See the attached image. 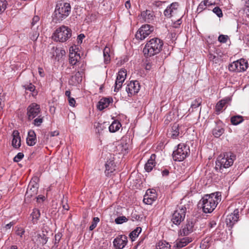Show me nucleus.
Returning <instances> with one entry per match:
<instances>
[{
  "mask_svg": "<svg viewBox=\"0 0 249 249\" xmlns=\"http://www.w3.org/2000/svg\"><path fill=\"white\" fill-rule=\"evenodd\" d=\"M221 196V193L219 192L205 195L200 200L198 205L201 206L204 213H211L220 201Z\"/></svg>",
  "mask_w": 249,
  "mask_h": 249,
  "instance_id": "f257e3e1",
  "label": "nucleus"
},
{
  "mask_svg": "<svg viewBox=\"0 0 249 249\" xmlns=\"http://www.w3.org/2000/svg\"><path fill=\"white\" fill-rule=\"evenodd\" d=\"M163 41L159 38L154 37L150 39L145 44L143 52L146 57H151L159 53L162 50Z\"/></svg>",
  "mask_w": 249,
  "mask_h": 249,
  "instance_id": "f03ea898",
  "label": "nucleus"
},
{
  "mask_svg": "<svg viewBox=\"0 0 249 249\" xmlns=\"http://www.w3.org/2000/svg\"><path fill=\"white\" fill-rule=\"evenodd\" d=\"M71 7L67 2L57 3L54 12L53 20L56 22H60L66 18L70 14Z\"/></svg>",
  "mask_w": 249,
  "mask_h": 249,
  "instance_id": "7ed1b4c3",
  "label": "nucleus"
},
{
  "mask_svg": "<svg viewBox=\"0 0 249 249\" xmlns=\"http://www.w3.org/2000/svg\"><path fill=\"white\" fill-rule=\"evenodd\" d=\"M71 34L72 31L70 28L62 25L55 30L52 38L54 41L65 42L71 36Z\"/></svg>",
  "mask_w": 249,
  "mask_h": 249,
  "instance_id": "20e7f679",
  "label": "nucleus"
},
{
  "mask_svg": "<svg viewBox=\"0 0 249 249\" xmlns=\"http://www.w3.org/2000/svg\"><path fill=\"white\" fill-rule=\"evenodd\" d=\"M235 159V155L231 153H226L219 155L216 161V168L221 169L231 166Z\"/></svg>",
  "mask_w": 249,
  "mask_h": 249,
  "instance_id": "39448f33",
  "label": "nucleus"
},
{
  "mask_svg": "<svg viewBox=\"0 0 249 249\" xmlns=\"http://www.w3.org/2000/svg\"><path fill=\"white\" fill-rule=\"evenodd\" d=\"M190 153L189 146L185 143H180L177 146L176 150L173 152V158L175 161H183Z\"/></svg>",
  "mask_w": 249,
  "mask_h": 249,
  "instance_id": "423d86ee",
  "label": "nucleus"
},
{
  "mask_svg": "<svg viewBox=\"0 0 249 249\" xmlns=\"http://www.w3.org/2000/svg\"><path fill=\"white\" fill-rule=\"evenodd\" d=\"M186 213V208L185 206H178L173 213L171 221L176 225H179L185 218Z\"/></svg>",
  "mask_w": 249,
  "mask_h": 249,
  "instance_id": "0eeeda50",
  "label": "nucleus"
},
{
  "mask_svg": "<svg viewBox=\"0 0 249 249\" xmlns=\"http://www.w3.org/2000/svg\"><path fill=\"white\" fill-rule=\"evenodd\" d=\"M179 5L177 2H173L167 7L164 11L163 14L167 18H175L177 19L179 15H183L180 13L179 9Z\"/></svg>",
  "mask_w": 249,
  "mask_h": 249,
  "instance_id": "6e6552de",
  "label": "nucleus"
},
{
  "mask_svg": "<svg viewBox=\"0 0 249 249\" xmlns=\"http://www.w3.org/2000/svg\"><path fill=\"white\" fill-rule=\"evenodd\" d=\"M39 178L37 177L33 178L30 181L25 194L26 198H31L36 196L38 192L39 185L37 182Z\"/></svg>",
  "mask_w": 249,
  "mask_h": 249,
  "instance_id": "1a4fd4ad",
  "label": "nucleus"
},
{
  "mask_svg": "<svg viewBox=\"0 0 249 249\" xmlns=\"http://www.w3.org/2000/svg\"><path fill=\"white\" fill-rule=\"evenodd\" d=\"M27 116L29 121L34 120L41 114L40 106L36 103L31 104L27 108Z\"/></svg>",
  "mask_w": 249,
  "mask_h": 249,
  "instance_id": "9d476101",
  "label": "nucleus"
},
{
  "mask_svg": "<svg viewBox=\"0 0 249 249\" xmlns=\"http://www.w3.org/2000/svg\"><path fill=\"white\" fill-rule=\"evenodd\" d=\"M154 31V27L149 24L142 25L137 32L135 37L137 39H144Z\"/></svg>",
  "mask_w": 249,
  "mask_h": 249,
  "instance_id": "9b49d317",
  "label": "nucleus"
},
{
  "mask_svg": "<svg viewBox=\"0 0 249 249\" xmlns=\"http://www.w3.org/2000/svg\"><path fill=\"white\" fill-rule=\"evenodd\" d=\"M141 86L138 81H130L126 86L125 90L128 96L131 97L138 93Z\"/></svg>",
  "mask_w": 249,
  "mask_h": 249,
  "instance_id": "f8f14e48",
  "label": "nucleus"
},
{
  "mask_svg": "<svg viewBox=\"0 0 249 249\" xmlns=\"http://www.w3.org/2000/svg\"><path fill=\"white\" fill-rule=\"evenodd\" d=\"M126 76V71L125 70H121L118 72L114 90L115 92H118L121 88L122 84L125 79Z\"/></svg>",
  "mask_w": 249,
  "mask_h": 249,
  "instance_id": "ddd939ff",
  "label": "nucleus"
},
{
  "mask_svg": "<svg viewBox=\"0 0 249 249\" xmlns=\"http://www.w3.org/2000/svg\"><path fill=\"white\" fill-rule=\"evenodd\" d=\"M157 195L155 190L148 189L143 196V202L146 204L151 205L156 199Z\"/></svg>",
  "mask_w": 249,
  "mask_h": 249,
  "instance_id": "4468645a",
  "label": "nucleus"
},
{
  "mask_svg": "<svg viewBox=\"0 0 249 249\" xmlns=\"http://www.w3.org/2000/svg\"><path fill=\"white\" fill-rule=\"evenodd\" d=\"M239 219V210L236 209L234 210L233 213L228 214L226 219L227 225L230 227L238 221Z\"/></svg>",
  "mask_w": 249,
  "mask_h": 249,
  "instance_id": "2eb2a0df",
  "label": "nucleus"
},
{
  "mask_svg": "<svg viewBox=\"0 0 249 249\" xmlns=\"http://www.w3.org/2000/svg\"><path fill=\"white\" fill-rule=\"evenodd\" d=\"M127 243V237L124 235H120L115 238L113 241V245L117 249H123Z\"/></svg>",
  "mask_w": 249,
  "mask_h": 249,
  "instance_id": "dca6fc26",
  "label": "nucleus"
},
{
  "mask_svg": "<svg viewBox=\"0 0 249 249\" xmlns=\"http://www.w3.org/2000/svg\"><path fill=\"white\" fill-rule=\"evenodd\" d=\"M12 137V145L16 149L19 148L21 146V139L19 132L17 130H14L13 132Z\"/></svg>",
  "mask_w": 249,
  "mask_h": 249,
  "instance_id": "f3484780",
  "label": "nucleus"
},
{
  "mask_svg": "<svg viewBox=\"0 0 249 249\" xmlns=\"http://www.w3.org/2000/svg\"><path fill=\"white\" fill-rule=\"evenodd\" d=\"M192 241V240L191 238L184 237L180 240H177L173 248L174 249H180L186 246L188 244Z\"/></svg>",
  "mask_w": 249,
  "mask_h": 249,
  "instance_id": "a211bd4d",
  "label": "nucleus"
},
{
  "mask_svg": "<svg viewBox=\"0 0 249 249\" xmlns=\"http://www.w3.org/2000/svg\"><path fill=\"white\" fill-rule=\"evenodd\" d=\"M194 224L192 221H187L186 224L180 230V235L186 236L189 234L193 231Z\"/></svg>",
  "mask_w": 249,
  "mask_h": 249,
  "instance_id": "6ab92c4d",
  "label": "nucleus"
},
{
  "mask_svg": "<svg viewBox=\"0 0 249 249\" xmlns=\"http://www.w3.org/2000/svg\"><path fill=\"white\" fill-rule=\"evenodd\" d=\"M113 102L112 97L102 98L98 102L97 108L100 110H102L108 107L110 103Z\"/></svg>",
  "mask_w": 249,
  "mask_h": 249,
  "instance_id": "aec40b11",
  "label": "nucleus"
},
{
  "mask_svg": "<svg viewBox=\"0 0 249 249\" xmlns=\"http://www.w3.org/2000/svg\"><path fill=\"white\" fill-rule=\"evenodd\" d=\"M36 142V134L33 130H30L28 132V136L26 139V142L29 146L34 145Z\"/></svg>",
  "mask_w": 249,
  "mask_h": 249,
  "instance_id": "412c9836",
  "label": "nucleus"
},
{
  "mask_svg": "<svg viewBox=\"0 0 249 249\" xmlns=\"http://www.w3.org/2000/svg\"><path fill=\"white\" fill-rule=\"evenodd\" d=\"M156 156L155 154H152L150 156V159L147 160V162L145 164L144 168L145 170L149 172L156 165V162L155 161Z\"/></svg>",
  "mask_w": 249,
  "mask_h": 249,
  "instance_id": "4be33fe9",
  "label": "nucleus"
},
{
  "mask_svg": "<svg viewBox=\"0 0 249 249\" xmlns=\"http://www.w3.org/2000/svg\"><path fill=\"white\" fill-rule=\"evenodd\" d=\"M105 173L107 176H109L115 170V165L113 160H107L105 164Z\"/></svg>",
  "mask_w": 249,
  "mask_h": 249,
  "instance_id": "5701e85b",
  "label": "nucleus"
},
{
  "mask_svg": "<svg viewBox=\"0 0 249 249\" xmlns=\"http://www.w3.org/2000/svg\"><path fill=\"white\" fill-rule=\"evenodd\" d=\"M145 21L149 22L154 19V13L150 10H146L141 13Z\"/></svg>",
  "mask_w": 249,
  "mask_h": 249,
  "instance_id": "b1692460",
  "label": "nucleus"
},
{
  "mask_svg": "<svg viewBox=\"0 0 249 249\" xmlns=\"http://www.w3.org/2000/svg\"><path fill=\"white\" fill-rule=\"evenodd\" d=\"M80 58L79 54L76 52H70L69 54V63L72 65H74L76 64L78 59Z\"/></svg>",
  "mask_w": 249,
  "mask_h": 249,
  "instance_id": "393cba45",
  "label": "nucleus"
},
{
  "mask_svg": "<svg viewBox=\"0 0 249 249\" xmlns=\"http://www.w3.org/2000/svg\"><path fill=\"white\" fill-rule=\"evenodd\" d=\"M39 35V33L38 30V28L36 27H31V31L29 34V38L34 41H36L38 38Z\"/></svg>",
  "mask_w": 249,
  "mask_h": 249,
  "instance_id": "a878e982",
  "label": "nucleus"
},
{
  "mask_svg": "<svg viewBox=\"0 0 249 249\" xmlns=\"http://www.w3.org/2000/svg\"><path fill=\"white\" fill-rule=\"evenodd\" d=\"M224 129L221 125L217 124L213 130V134L216 138H219L224 133Z\"/></svg>",
  "mask_w": 249,
  "mask_h": 249,
  "instance_id": "bb28decb",
  "label": "nucleus"
},
{
  "mask_svg": "<svg viewBox=\"0 0 249 249\" xmlns=\"http://www.w3.org/2000/svg\"><path fill=\"white\" fill-rule=\"evenodd\" d=\"M121 124L118 121H114L109 126V131L110 132L114 133L117 131L121 127Z\"/></svg>",
  "mask_w": 249,
  "mask_h": 249,
  "instance_id": "cd10ccee",
  "label": "nucleus"
},
{
  "mask_svg": "<svg viewBox=\"0 0 249 249\" xmlns=\"http://www.w3.org/2000/svg\"><path fill=\"white\" fill-rule=\"evenodd\" d=\"M179 126L178 124H175L172 127V129L169 135L172 139H176L179 135Z\"/></svg>",
  "mask_w": 249,
  "mask_h": 249,
  "instance_id": "c85d7f7f",
  "label": "nucleus"
},
{
  "mask_svg": "<svg viewBox=\"0 0 249 249\" xmlns=\"http://www.w3.org/2000/svg\"><path fill=\"white\" fill-rule=\"evenodd\" d=\"M228 102V100L227 99L219 101L215 106V111L217 112H220Z\"/></svg>",
  "mask_w": 249,
  "mask_h": 249,
  "instance_id": "c756f323",
  "label": "nucleus"
},
{
  "mask_svg": "<svg viewBox=\"0 0 249 249\" xmlns=\"http://www.w3.org/2000/svg\"><path fill=\"white\" fill-rule=\"evenodd\" d=\"M239 70L240 72L245 71L248 67V62L244 59L238 60Z\"/></svg>",
  "mask_w": 249,
  "mask_h": 249,
  "instance_id": "7c9ffc66",
  "label": "nucleus"
},
{
  "mask_svg": "<svg viewBox=\"0 0 249 249\" xmlns=\"http://www.w3.org/2000/svg\"><path fill=\"white\" fill-rule=\"evenodd\" d=\"M31 216L32 217V222L33 224H35L37 223V220L39 219L40 216V211L37 209H33V211L31 214Z\"/></svg>",
  "mask_w": 249,
  "mask_h": 249,
  "instance_id": "2f4dec72",
  "label": "nucleus"
},
{
  "mask_svg": "<svg viewBox=\"0 0 249 249\" xmlns=\"http://www.w3.org/2000/svg\"><path fill=\"white\" fill-rule=\"evenodd\" d=\"M128 147L129 145L126 143H121L117 146V150L124 155L128 153Z\"/></svg>",
  "mask_w": 249,
  "mask_h": 249,
  "instance_id": "473e14b6",
  "label": "nucleus"
},
{
  "mask_svg": "<svg viewBox=\"0 0 249 249\" xmlns=\"http://www.w3.org/2000/svg\"><path fill=\"white\" fill-rule=\"evenodd\" d=\"M244 121L243 117L240 115L234 116L231 117V122L233 125H237Z\"/></svg>",
  "mask_w": 249,
  "mask_h": 249,
  "instance_id": "72a5a7b5",
  "label": "nucleus"
},
{
  "mask_svg": "<svg viewBox=\"0 0 249 249\" xmlns=\"http://www.w3.org/2000/svg\"><path fill=\"white\" fill-rule=\"evenodd\" d=\"M110 48L107 47H106L104 49V62L106 64L108 63L110 60Z\"/></svg>",
  "mask_w": 249,
  "mask_h": 249,
  "instance_id": "f704fd0d",
  "label": "nucleus"
},
{
  "mask_svg": "<svg viewBox=\"0 0 249 249\" xmlns=\"http://www.w3.org/2000/svg\"><path fill=\"white\" fill-rule=\"evenodd\" d=\"M170 245L165 241H160L156 246L157 249H170Z\"/></svg>",
  "mask_w": 249,
  "mask_h": 249,
  "instance_id": "c9c22d12",
  "label": "nucleus"
},
{
  "mask_svg": "<svg viewBox=\"0 0 249 249\" xmlns=\"http://www.w3.org/2000/svg\"><path fill=\"white\" fill-rule=\"evenodd\" d=\"M202 103L201 98L198 97L193 101L191 105V108L189 109V111L192 109V111H193V109L197 108L200 106Z\"/></svg>",
  "mask_w": 249,
  "mask_h": 249,
  "instance_id": "e433bc0d",
  "label": "nucleus"
},
{
  "mask_svg": "<svg viewBox=\"0 0 249 249\" xmlns=\"http://www.w3.org/2000/svg\"><path fill=\"white\" fill-rule=\"evenodd\" d=\"M142 231V228L140 227L136 228L135 230L132 231L129 234V237L131 238L132 241L134 240V238L137 237L139 234Z\"/></svg>",
  "mask_w": 249,
  "mask_h": 249,
  "instance_id": "4c0bfd02",
  "label": "nucleus"
},
{
  "mask_svg": "<svg viewBox=\"0 0 249 249\" xmlns=\"http://www.w3.org/2000/svg\"><path fill=\"white\" fill-rule=\"evenodd\" d=\"M142 216L137 211H133L131 214V219L132 221H141Z\"/></svg>",
  "mask_w": 249,
  "mask_h": 249,
  "instance_id": "58836bf2",
  "label": "nucleus"
},
{
  "mask_svg": "<svg viewBox=\"0 0 249 249\" xmlns=\"http://www.w3.org/2000/svg\"><path fill=\"white\" fill-rule=\"evenodd\" d=\"M44 117L41 114L39 115L36 118L34 119L33 124L36 126H40L43 121Z\"/></svg>",
  "mask_w": 249,
  "mask_h": 249,
  "instance_id": "ea45409f",
  "label": "nucleus"
},
{
  "mask_svg": "<svg viewBox=\"0 0 249 249\" xmlns=\"http://www.w3.org/2000/svg\"><path fill=\"white\" fill-rule=\"evenodd\" d=\"M39 19L40 18L38 16H35L32 18V22H31V27L32 28H38L39 26Z\"/></svg>",
  "mask_w": 249,
  "mask_h": 249,
  "instance_id": "a19ab883",
  "label": "nucleus"
},
{
  "mask_svg": "<svg viewBox=\"0 0 249 249\" xmlns=\"http://www.w3.org/2000/svg\"><path fill=\"white\" fill-rule=\"evenodd\" d=\"M128 220V219L124 216H119L117 217L115 219V222L117 224H121L124 222H127Z\"/></svg>",
  "mask_w": 249,
  "mask_h": 249,
  "instance_id": "79ce46f5",
  "label": "nucleus"
},
{
  "mask_svg": "<svg viewBox=\"0 0 249 249\" xmlns=\"http://www.w3.org/2000/svg\"><path fill=\"white\" fill-rule=\"evenodd\" d=\"M38 238H39V242L43 245H45L48 241V238L47 236L44 234L42 233V234H38Z\"/></svg>",
  "mask_w": 249,
  "mask_h": 249,
  "instance_id": "37998d69",
  "label": "nucleus"
},
{
  "mask_svg": "<svg viewBox=\"0 0 249 249\" xmlns=\"http://www.w3.org/2000/svg\"><path fill=\"white\" fill-rule=\"evenodd\" d=\"M99 221H100V219L98 217H94L93 219L92 222V224L89 226V230L92 231L93 229H94L96 228V227L97 226V225L98 223L99 222Z\"/></svg>",
  "mask_w": 249,
  "mask_h": 249,
  "instance_id": "c03bdc74",
  "label": "nucleus"
},
{
  "mask_svg": "<svg viewBox=\"0 0 249 249\" xmlns=\"http://www.w3.org/2000/svg\"><path fill=\"white\" fill-rule=\"evenodd\" d=\"M23 87L26 90H29L30 91H34L35 89V86L32 83L27 84L23 85Z\"/></svg>",
  "mask_w": 249,
  "mask_h": 249,
  "instance_id": "a18cd8bd",
  "label": "nucleus"
},
{
  "mask_svg": "<svg viewBox=\"0 0 249 249\" xmlns=\"http://www.w3.org/2000/svg\"><path fill=\"white\" fill-rule=\"evenodd\" d=\"M183 15H179L178 17V19H177V20L174 22V23L173 24V27L174 28H177L179 27V26L180 25V24L181 23V18L183 17Z\"/></svg>",
  "mask_w": 249,
  "mask_h": 249,
  "instance_id": "49530a36",
  "label": "nucleus"
},
{
  "mask_svg": "<svg viewBox=\"0 0 249 249\" xmlns=\"http://www.w3.org/2000/svg\"><path fill=\"white\" fill-rule=\"evenodd\" d=\"M7 2L6 0H0V12H3L6 8Z\"/></svg>",
  "mask_w": 249,
  "mask_h": 249,
  "instance_id": "de8ad7c7",
  "label": "nucleus"
},
{
  "mask_svg": "<svg viewBox=\"0 0 249 249\" xmlns=\"http://www.w3.org/2000/svg\"><path fill=\"white\" fill-rule=\"evenodd\" d=\"M213 11L215 13L219 18L223 16V14L221 9L218 6L214 7Z\"/></svg>",
  "mask_w": 249,
  "mask_h": 249,
  "instance_id": "09e8293b",
  "label": "nucleus"
},
{
  "mask_svg": "<svg viewBox=\"0 0 249 249\" xmlns=\"http://www.w3.org/2000/svg\"><path fill=\"white\" fill-rule=\"evenodd\" d=\"M229 37L227 35H220L218 37V41L222 43H226Z\"/></svg>",
  "mask_w": 249,
  "mask_h": 249,
  "instance_id": "8fccbe9b",
  "label": "nucleus"
},
{
  "mask_svg": "<svg viewBox=\"0 0 249 249\" xmlns=\"http://www.w3.org/2000/svg\"><path fill=\"white\" fill-rule=\"evenodd\" d=\"M207 7V5L205 3L204 1H201L197 8V11L200 13L203 10H205Z\"/></svg>",
  "mask_w": 249,
  "mask_h": 249,
  "instance_id": "3c124183",
  "label": "nucleus"
},
{
  "mask_svg": "<svg viewBox=\"0 0 249 249\" xmlns=\"http://www.w3.org/2000/svg\"><path fill=\"white\" fill-rule=\"evenodd\" d=\"M24 157L23 153H18L14 158V161L16 162H18L21 160Z\"/></svg>",
  "mask_w": 249,
  "mask_h": 249,
  "instance_id": "603ef678",
  "label": "nucleus"
},
{
  "mask_svg": "<svg viewBox=\"0 0 249 249\" xmlns=\"http://www.w3.org/2000/svg\"><path fill=\"white\" fill-rule=\"evenodd\" d=\"M83 73V71H78L75 74L74 77L75 78H78V79L77 80L78 82H81L82 81V77Z\"/></svg>",
  "mask_w": 249,
  "mask_h": 249,
  "instance_id": "864d4df0",
  "label": "nucleus"
},
{
  "mask_svg": "<svg viewBox=\"0 0 249 249\" xmlns=\"http://www.w3.org/2000/svg\"><path fill=\"white\" fill-rule=\"evenodd\" d=\"M25 232L24 230L21 227H17V229L16 231V233L17 235L22 237V235L24 234Z\"/></svg>",
  "mask_w": 249,
  "mask_h": 249,
  "instance_id": "5fc2aeb1",
  "label": "nucleus"
},
{
  "mask_svg": "<svg viewBox=\"0 0 249 249\" xmlns=\"http://www.w3.org/2000/svg\"><path fill=\"white\" fill-rule=\"evenodd\" d=\"M62 236V234L60 232H58L55 235V241H54L55 245L59 243Z\"/></svg>",
  "mask_w": 249,
  "mask_h": 249,
  "instance_id": "6e6d98bb",
  "label": "nucleus"
},
{
  "mask_svg": "<svg viewBox=\"0 0 249 249\" xmlns=\"http://www.w3.org/2000/svg\"><path fill=\"white\" fill-rule=\"evenodd\" d=\"M14 224V222H11L9 223L6 224L4 227H3V230H5V231H7L8 230H10L12 226H13Z\"/></svg>",
  "mask_w": 249,
  "mask_h": 249,
  "instance_id": "4d7b16f0",
  "label": "nucleus"
},
{
  "mask_svg": "<svg viewBox=\"0 0 249 249\" xmlns=\"http://www.w3.org/2000/svg\"><path fill=\"white\" fill-rule=\"evenodd\" d=\"M85 37V35L84 34H80L78 36H77V43L78 44H81L82 43V40Z\"/></svg>",
  "mask_w": 249,
  "mask_h": 249,
  "instance_id": "13d9d810",
  "label": "nucleus"
},
{
  "mask_svg": "<svg viewBox=\"0 0 249 249\" xmlns=\"http://www.w3.org/2000/svg\"><path fill=\"white\" fill-rule=\"evenodd\" d=\"M229 70L230 71H236L235 65L234 61L229 65Z\"/></svg>",
  "mask_w": 249,
  "mask_h": 249,
  "instance_id": "bf43d9fd",
  "label": "nucleus"
},
{
  "mask_svg": "<svg viewBox=\"0 0 249 249\" xmlns=\"http://www.w3.org/2000/svg\"><path fill=\"white\" fill-rule=\"evenodd\" d=\"M205 3L207 6H211L214 4L215 2L214 0H204Z\"/></svg>",
  "mask_w": 249,
  "mask_h": 249,
  "instance_id": "052dcab7",
  "label": "nucleus"
},
{
  "mask_svg": "<svg viewBox=\"0 0 249 249\" xmlns=\"http://www.w3.org/2000/svg\"><path fill=\"white\" fill-rule=\"evenodd\" d=\"M69 103L70 106L71 107H74L76 103L75 99L73 98H70L69 99Z\"/></svg>",
  "mask_w": 249,
  "mask_h": 249,
  "instance_id": "680f3d73",
  "label": "nucleus"
},
{
  "mask_svg": "<svg viewBox=\"0 0 249 249\" xmlns=\"http://www.w3.org/2000/svg\"><path fill=\"white\" fill-rule=\"evenodd\" d=\"M125 7L127 9H129L131 8V3L130 0H127L125 2Z\"/></svg>",
  "mask_w": 249,
  "mask_h": 249,
  "instance_id": "e2e57ef3",
  "label": "nucleus"
},
{
  "mask_svg": "<svg viewBox=\"0 0 249 249\" xmlns=\"http://www.w3.org/2000/svg\"><path fill=\"white\" fill-rule=\"evenodd\" d=\"M169 173V171L167 169H164L162 171V175L163 176H167Z\"/></svg>",
  "mask_w": 249,
  "mask_h": 249,
  "instance_id": "0e129e2a",
  "label": "nucleus"
},
{
  "mask_svg": "<svg viewBox=\"0 0 249 249\" xmlns=\"http://www.w3.org/2000/svg\"><path fill=\"white\" fill-rule=\"evenodd\" d=\"M59 135V132L58 131H54L53 132H50V136L51 137H53L55 136H57Z\"/></svg>",
  "mask_w": 249,
  "mask_h": 249,
  "instance_id": "69168bd1",
  "label": "nucleus"
},
{
  "mask_svg": "<svg viewBox=\"0 0 249 249\" xmlns=\"http://www.w3.org/2000/svg\"><path fill=\"white\" fill-rule=\"evenodd\" d=\"M216 223L214 221H212L209 223V227L211 228H213L216 225Z\"/></svg>",
  "mask_w": 249,
  "mask_h": 249,
  "instance_id": "338daca9",
  "label": "nucleus"
},
{
  "mask_svg": "<svg viewBox=\"0 0 249 249\" xmlns=\"http://www.w3.org/2000/svg\"><path fill=\"white\" fill-rule=\"evenodd\" d=\"M38 72L39 73V75L41 76V77H43L44 76V74H43V70L42 68H38Z\"/></svg>",
  "mask_w": 249,
  "mask_h": 249,
  "instance_id": "774afa93",
  "label": "nucleus"
}]
</instances>
